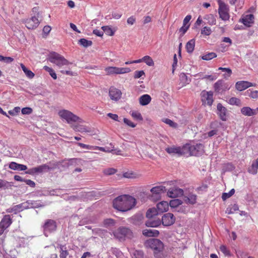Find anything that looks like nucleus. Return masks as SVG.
<instances>
[{
    "label": "nucleus",
    "instance_id": "obj_56",
    "mask_svg": "<svg viewBox=\"0 0 258 258\" xmlns=\"http://www.w3.org/2000/svg\"><path fill=\"white\" fill-rule=\"evenodd\" d=\"M116 172V170L114 168H108L104 170V173L106 175H112Z\"/></svg>",
    "mask_w": 258,
    "mask_h": 258
},
{
    "label": "nucleus",
    "instance_id": "obj_52",
    "mask_svg": "<svg viewBox=\"0 0 258 258\" xmlns=\"http://www.w3.org/2000/svg\"><path fill=\"white\" fill-rule=\"evenodd\" d=\"M20 107H15L13 109L9 110L8 113L11 115H16L20 111Z\"/></svg>",
    "mask_w": 258,
    "mask_h": 258
},
{
    "label": "nucleus",
    "instance_id": "obj_29",
    "mask_svg": "<svg viewBox=\"0 0 258 258\" xmlns=\"http://www.w3.org/2000/svg\"><path fill=\"white\" fill-rule=\"evenodd\" d=\"M72 127L75 131L77 132H79L81 133H90V130L89 128L82 125L74 124L73 125Z\"/></svg>",
    "mask_w": 258,
    "mask_h": 258
},
{
    "label": "nucleus",
    "instance_id": "obj_51",
    "mask_svg": "<svg viewBox=\"0 0 258 258\" xmlns=\"http://www.w3.org/2000/svg\"><path fill=\"white\" fill-rule=\"evenodd\" d=\"M238 207L237 205H234L232 207H229L226 209V213L228 214H233L235 211L238 210Z\"/></svg>",
    "mask_w": 258,
    "mask_h": 258
},
{
    "label": "nucleus",
    "instance_id": "obj_25",
    "mask_svg": "<svg viewBox=\"0 0 258 258\" xmlns=\"http://www.w3.org/2000/svg\"><path fill=\"white\" fill-rule=\"evenodd\" d=\"M203 100L209 105H211L213 103V93L208 92L204 94Z\"/></svg>",
    "mask_w": 258,
    "mask_h": 258
},
{
    "label": "nucleus",
    "instance_id": "obj_60",
    "mask_svg": "<svg viewBox=\"0 0 258 258\" xmlns=\"http://www.w3.org/2000/svg\"><path fill=\"white\" fill-rule=\"evenodd\" d=\"M220 249L225 255H228L230 254V251L227 249V247L225 245H221L220 247Z\"/></svg>",
    "mask_w": 258,
    "mask_h": 258
},
{
    "label": "nucleus",
    "instance_id": "obj_38",
    "mask_svg": "<svg viewBox=\"0 0 258 258\" xmlns=\"http://www.w3.org/2000/svg\"><path fill=\"white\" fill-rule=\"evenodd\" d=\"M217 56V54L214 52H209L203 55L202 56V59L206 60H209L212 59L213 58H215Z\"/></svg>",
    "mask_w": 258,
    "mask_h": 258
},
{
    "label": "nucleus",
    "instance_id": "obj_22",
    "mask_svg": "<svg viewBox=\"0 0 258 258\" xmlns=\"http://www.w3.org/2000/svg\"><path fill=\"white\" fill-rule=\"evenodd\" d=\"M169 204L167 202L162 201L157 205V210L159 213H163L168 210Z\"/></svg>",
    "mask_w": 258,
    "mask_h": 258
},
{
    "label": "nucleus",
    "instance_id": "obj_7",
    "mask_svg": "<svg viewBox=\"0 0 258 258\" xmlns=\"http://www.w3.org/2000/svg\"><path fill=\"white\" fill-rule=\"evenodd\" d=\"M114 235L119 240H122L125 237L131 238L132 233L130 229L127 228L120 227L114 232Z\"/></svg>",
    "mask_w": 258,
    "mask_h": 258
},
{
    "label": "nucleus",
    "instance_id": "obj_62",
    "mask_svg": "<svg viewBox=\"0 0 258 258\" xmlns=\"http://www.w3.org/2000/svg\"><path fill=\"white\" fill-rule=\"evenodd\" d=\"M123 122L124 123L132 127H135L136 126V124L126 118H123Z\"/></svg>",
    "mask_w": 258,
    "mask_h": 258
},
{
    "label": "nucleus",
    "instance_id": "obj_50",
    "mask_svg": "<svg viewBox=\"0 0 258 258\" xmlns=\"http://www.w3.org/2000/svg\"><path fill=\"white\" fill-rule=\"evenodd\" d=\"M77 144L80 147L89 150H96L95 146H90L81 143H77Z\"/></svg>",
    "mask_w": 258,
    "mask_h": 258
},
{
    "label": "nucleus",
    "instance_id": "obj_27",
    "mask_svg": "<svg viewBox=\"0 0 258 258\" xmlns=\"http://www.w3.org/2000/svg\"><path fill=\"white\" fill-rule=\"evenodd\" d=\"M197 200V196L195 194H189L184 197V201L187 204H194Z\"/></svg>",
    "mask_w": 258,
    "mask_h": 258
},
{
    "label": "nucleus",
    "instance_id": "obj_36",
    "mask_svg": "<svg viewBox=\"0 0 258 258\" xmlns=\"http://www.w3.org/2000/svg\"><path fill=\"white\" fill-rule=\"evenodd\" d=\"M204 19L208 20V23L211 25L216 24V19L212 14H209L204 17Z\"/></svg>",
    "mask_w": 258,
    "mask_h": 258
},
{
    "label": "nucleus",
    "instance_id": "obj_28",
    "mask_svg": "<svg viewBox=\"0 0 258 258\" xmlns=\"http://www.w3.org/2000/svg\"><path fill=\"white\" fill-rule=\"evenodd\" d=\"M143 234L148 237H155L159 235V232L155 229H145L143 231Z\"/></svg>",
    "mask_w": 258,
    "mask_h": 258
},
{
    "label": "nucleus",
    "instance_id": "obj_47",
    "mask_svg": "<svg viewBox=\"0 0 258 258\" xmlns=\"http://www.w3.org/2000/svg\"><path fill=\"white\" fill-rule=\"evenodd\" d=\"M235 192V190L234 188L231 189L230 191L228 193L224 192L222 196V199L223 201H225L227 199L231 197Z\"/></svg>",
    "mask_w": 258,
    "mask_h": 258
},
{
    "label": "nucleus",
    "instance_id": "obj_24",
    "mask_svg": "<svg viewBox=\"0 0 258 258\" xmlns=\"http://www.w3.org/2000/svg\"><path fill=\"white\" fill-rule=\"evenodd\" d=\"M161 220L159 219H154L153 218H149V220L146 222V225L147 227H156L161 224Z\"/></svg>",
    "mask_w": 258,
    "mask_h": 258
},
{
    "label": "nucleus",
    "instance_id": "obj_55",
    "mask_svg": "<svg viewBox=\"0 0 258 258\" xmlns=\"http://www.w3.org/2000/svg\"><path fill=\"white\" fill-rule=\"evenodd\" d=\"M201 33L202 34L209 35L211 33V28L208 27H204L202 30Z\"/></svg>",
    "mask_w": 258,
    "mask_h": 258
},
{
    "label": "nucleus",
    "instance_id": "obj_53",
    "mask_svg": "<svg viewBox=\"0 0 258 258\" xmlns=\"http://www.w3.org/2000/svg\"><path fill=\"white\" fill-rule=\"evenodd\" d=\"M189 25H188L187 26H185L183 25V26L179 30V32L181 33L180 36L182 37L183 36V35L185 33V32L189 28Z\"/></svg>",
    "mask_w": 258,
    "mask_h": 258
},
{
    "label": "nucleus",
    "instance_id": "obj_49",
    "mask_svg": "<svg viewBox=\"0 0 258 258\" xmlns=\"http://www.w3.org/2000/svg\"><path fill=\"white\" fill-rule=\"evenodd\" d=\"M219 70H221L222 71L224 72H226V74L224 75V76L225 78L229 77L231 76L232 74V71L229 68H222L220 67L218 69Z\"/></svg>",
    "mask_w": 258,
    "mask_h": 258
},
{
    "label": "nucleus",
    "instance_id": "obj_44",
    "mask_svg": "<svg viewBox=\"0 0 258 258\" xmlns=\"http://www.w3.org/2000/svg\"><path fill=\"white\" fill-rule=\"evenodd\" d=\"M102 29L103 30V32L109 36H112L114 34V32L109 26H103L102 27Z\"/></svg>",
    "mask_w": 258,
    "mask_h": 258
},
{
    "label": "nucleus",
    "instance_id": "obj_11",
    "mask_svg": "<svg viewBox=\"0 0 258 258\" xmlns=\"http://www.w3.org/2000/svg\"><path fill=\"white\" fill-rule=\"evenodd\" d=\"M40 23L37 17H32L31 18L27 19L25 21L26 27L28 29H34L37 27Z\"/></svg>",
    "mask_w": 258,
    "mask_h": 258
},
{
    "label": "nucleus",
    "instance_id": "obj_20",
    "mask_svg": "<svg viewBox=\"0 0 258 258\" xmlns=\"http://www.w3.org/2000/svg\"><path fill=\"white\" fill-rule=\"evenodd\" d=\"M190 147L191 144H186L182 147H180V156L183 155L186 157L191 156Z\"/></svg>",
    "mask_w": 258,
    "mask_h": 258
},
{
    "label": "nucleus",
    "instance_id": "obj_39",
    "mask_svg": "<svg viewBox=\"0 0 258 258\" xmlns=\"http://www.w3.org/2000/svg\"><path fill=\"white\" fill-rule=\"evenodd\" d=\"M143 61L145 62L147 65L150 67L154 65L152 58L148 55H146L143 57Z\"/></svg>",
    "mask_w": 258,
    "mask_h": 258
},
{
    "label": "nucleus",
    "instance_id": "obj_30",
    "mask_svg": "<svg viewBox=\"0 0 258 258\" xmlns=\"http://www.w3.org/2000/svg\"><path fill=\"white\" fill-rule=\"evenodd\" d=\"M195 46V40L192 39L188 41L186 44V49L188 53H191L194 50Z\"/></svg>",
    "mask_w": 258,
    "mask_h": 258
},
{
    "label": "nucleus",
    "instance_id": "obj_1",
    "mask_svg": "<svg viewBox=\"0 0 258 258\" xmlns=\"http://www.w3.org/2000/svg\"><path fill=\"white\" fill-rule=\"evenodd\" d=\"M135 205L136 199L133 197L126 195L118 196L113 201L114 208L121 212L130 210Z\"/></svg>",
    "mask_w": 258,
    "mask_h": 258
},
{
    "label": "nucleus",
    "instance_id": "obj_3",
    "mask_svg": "<svg viewBox=\"0 0 258 258\" xmlns=\"http://www.w3.org/2000/svg\"><path fill=\"white\" fill-rule=\"evenodd\" d=\"M58 115L62 119L66 120L69 124L76 122L82 123L83 122L82 119L68 110L63 109L60 110L58 112Z\"/></svg>",
    "mask_w": 258,
    "mask_h": 258
},
{
    "label": "nucleus",
    "instance_id": "obj_4",
    "mask_svg": "<svg viewBox=\"0 0 258 258\" xmlns=\"http://www.w3.org/2000/svg\"><path fill=\"white\" fill-rule=\"evenodd\" d=\"M145 245L153 249L155 253L162 251L163 248V243L158 239H150L146 241Z\"/></svg>",
    "mask_w": 258,
    "mask_h": 258
},
{
    "label": "nucleus",
    "instance_id": "obj_63",
    "mask_svg": "<svg viewBox=\"0 0 258 258\" xmlns=\"http://www.w3.org/2000/svg\"><path fill=\"white\" fill-rule=\"evenodd\" d=\"M104 224L107 226L113 225L115 223L114 220L112 219H108L104 220Z\"/></svg>",
    "mask_w": 258,
    "mask_h": 258
},
{
    "label": "nucleus",
    "instance_id": "obj_64",
    "mask_svg": "<svg viewBox=\"0 0 258 258\" xmlns=\"http://www.w3.org/2000/svg\"><path fill=\"white\" fill-rule=\"evenodd\" d=\"M68 254L69 252L67 250L61 249L60 253V258H67Z\"/></svg>",
    "mask_w": 258,
    "mask_h": 258
},
{
    "label": "nucleus",
    "instance_id": "obj_2",
    "mask_svg": "<svg viewBox=\"0 0 258 258\" xmlns=\"http://www.w3.org/2000/svg\"><path fill=\"white\" fill-rule=\"evenodd\" d=\"M48 59L50 62L55 64L59 69L63 66H68L71 64L63 56L55 52L50 53Z\"/></svg>",
    "mask_w": 258,
    "mask_h": 258
},
{
    "label": "nucleus",
    "instance_id": "obj_5",
    "mask_svg": "<svg viewBox=\"0 0 258 258\" xmlns=\"http://www.w3.org/2000/svg\"><path fill=\"white\" fill-rule=\"evenodd\" d=\"M218 3L219 5L218 13L220 18L223 21L228 20L230 18L228 6L221 0H219Z\"/></svg>",
    "mask_w": 258,
    "mask_h": 258
},
{
    "label": "nucleus",
    "instance_id": "obj_37",
    "mask_svg": "<svg viewBox=\"0 0 258 258\" xmlns=\"http://www.w3.org/2000/svg\"><path fill=\"white\" fill-rule=\"evenodd\" d=\"M245 95L248 96L253 99H256L258 97V91H253L249 89L245 92Z\"/></svg>",
    "mask_w": 258,
    "mask_h": 258
},
{
    "label": "nucleus",
    "instance_id": "obj_16",
    "mask_svg": "<svg viewBox=\"0 0 258 258\" xmlns=\"http://www.w3.org/2000/svg\"><path fill=\"white\" fill-rule=\"evenodd\" d=\"M183 191L182 189L177 187L170 188L167 192V196L172 198H175L182 196Z\"/></svg>",
    "mask_w": 258,
    "mask_h": 258
},
{
    "label": "nucleus",
    "instance_id": "obj_6",
    "mask_svg": "<svg viewBox=\"0 0 258 258\" xmlns=\"http://www.w3.org/2000/svg\"><path fill=\"white\" fill-rule=\"evenodd\" d=\"M107 75H119L130 73L131 70L129 68H118L116 67H108L105 69Z\"/></svg>",
    "mask_w": 258,
    "mask_h": 258
},
{
    "label": "nucleus",
    "instance_id": "obj_43",
    "mask_svg": "<svg viewBox=\"0 0 258 258\" xmlns=\"http://www.w3.org/2000/svg\"><path fill=\"white\" fill-rule=\"evenodd\" d=\"M158 213V211H157L155 209H150L146 213V216L148 218H153Z\"/></svg>",
    "mask_w": 258,
    "mask_h": 258
},
{
    "label": "nucleus",
    "instance_id": "obj_35",
    "mask_svg": "<svg viewBox=\"0 0 258 258\" xmlns=\"http://www.w3.org/2000/svg\"><path fill=\"white\" fill-rule=\"evenodd\" d=\"M215 90L217 92H221L223 90V82L222 80L218 81L214 85Z\"/></svg>",
    "mask_w": 258,
    "mask_h": 258
},
{
    "label": "nucleus",
    "instance_id": "obj_54",
    "mask_svg": "<svg viewBox=\"0 0 258 258\" xmlns=\"http://www.w3.org/2000/svg\"><path fill=\"white\" fill-rule=\"evenodd\" d=\"M28 204H29L28 202H25V203H23L19 204V205H17V206H19V207L18 208L19 212L22 211L24 209L29 208Z\"/></svg>",
    "mask_w": 258,
    "mask_h": 258
},
{
    "label": "nucleus",
    "instance_id": "obj_13",
    "mask_svg": "<svg viewBox=\"0 0 258 258\" xmlns=\"http://www.w3.org/2000/svg\"><path fill=\"white\" fill-rule=\"evenodd\" d=\"M191 156H200L204 153V145L202 144H191Z\"/></svg>",
    "mask_w": 258,
    "mask_h": 258
},
{
    "label": "nucleus",
    "instance_id": "obj_14",
    "mask_svg": "<svg viewBox=\"0 0 258 258\" xmlns=\"http://www.w3.org/2000/svg\"><path fill=\"white\" fill-rule=\"evenodd\" d=\"M152 192V197H155L156 198L160 197L161 194L166 191V188L163 185L157 186L152 188L150 190Z\"/></svg>",
    "mask_w": 258,
    "mask_h": 258
},
{
    "label": "nucleus",
    "instance_id": "obj_26",
    "mask_svg": "<svg viewBox=\"0 0 258 258\" xmlns=\"http://www.w3.org/2000/svg\"><path fill=\"white\" fill-rule=\"evenodd\" d=\"M151 101V97L149 95L145 94L139 98V102L143 106L148 105Z\"/></svg>",
    "mask_w": 258,
    "mask_h": 258
},
{
    "label": "nucleus",
    "instance_id": "obj_34",
    "mask_svg": "<svg viewBox=\"0 0 258 258\" xmlns=\"http://www.w3.org/2000/svg\"><path fill=\"white\" fill-rule=\"evenodd\" d=\"M162 121L172 128H176L178 127L177 123L170 119L164 118L162 119Z\"/></svg>",
    "mask_w": 258,
    "mask_h": 258
},
{
    "label": "nucleus",
    "instance_id": "obj_19",
    "mask_svg": "<svg viewBox=\"0 0 258 258\" xmlns=\"http://www.w3.org/2000/svg\"><path fill=\"white\" fill-rule=\"evenodd\" d=\"M252 86V83L249 82L241 81L236 83L235 87L237 90L241 91Z\"/></svg>",
    "mask_w": 258,
    "mask_h": 258
},
{
    "label": "nucleus",
    "instance_id": "obj_46",
    "mask_svg": "<svg viewBox=\"0 0 258 258\" xmlns=\"http://www.w3.org/2000/svg\"><path fill=\"white\" fill-rule=\"evenodd\" d=\"M179 78L183 84H188L191 81L185 73H181L179 75Z\"/></svg>",
    "mask_w": 258,
    "mask_h": 258
},
{
    "label": "nucleus",
    "instance_id": "obj_17",
    "mask_svg": "<svg viewBox=\"0 0 258 258\" xmlns=\"http://www.w3.org/2000/svg\"><path fill=\"white\" fill-rule=\"evenodd\" d=\"M245 26L250 27L254 22V16L252 14H248L243 16L240 20Z\"/></svg>",
    "mask_w": 258,
    "mask_h": 258
},
{
    "label": "nucleus",
    "instance_id": "obj_31",
    "mask_svg": "<svg viewBox=\"0 0 258 258\" xmlns=\"http://www.w3.org/2000/svg\"><path fill=\"white\" fill-rule=\"evenodd\" d=\"M241 112L242 114L246 116H252L253 115V109L249 107H243L241 109Z\"/></svg>",
    "mask_w": 258,
    "mask_h": 258
},
{
    "label": "nucleus",
    "instance_id": "obj_57",
    "mask_svg": "<svg viewBox=\"0 0 258 258\" xmlns=\"http://www.w3.org/2000/svg\"><path fill=\"white\" fill-rule=\"evenodd\" d=\"M123 176L124 177L127 178H133L136 177L135 174H134L133 172H124L123 174Z\"/></svg>",
    "mask_w": 258,
    "mask_h": 258
},
{
    "label": "nucleus",
    "instance_id": "obj_42",
    "mask_svg": "<svg viewBox=\"0 0 258 258\" xmlns=\"http://www.w3.org/2000/svg\"><path fill=\"white\" fill-rule=\"evenodd\" d=\"M79 43L80 45H81L85 47L91 46L92 44V42L91 41L88 40L85 38L80 39L79 40Z\"/></svg>",
    "mask_w": 258,
    "mask_h": 258
},
{
    "label": "nucleus",
    "instance_id": "obj_15",
    "mask_svg": "<svg viewBox=\"0 0 258 258\" xmlns=\"http://www.w3.org/2000/svg\"><path fill=\"white\" fill-rule=\"evenodd\" d=\"M121 92L118 89L111 87L109 91V95L111 99L117 101L121 97Z\"/></svg>",
    "mask_w": 258,
    "mask_h": 258
},
{
    "label": "nucleus",
    "instance_id": "obj_23",
    "mask_svg": "<svg viewBox=\"0 0 258 258\" xmlns=\"http://www.w3.org/2000/svg\"><path fill=\"white\" fill-rule=\"evenodd\" d=\"M165 151L169 154H176L180 156V147L175 146L168 147L165 149Z\"/></svg>",
    "mask_w": 258,
    "mask_h": 258
},
{
    "label": "nucleus",
    "instance_id": "obj_12",
    "mask_svg": "<svg viewBox=\"0 0 258 258\" xmlns=\"http://www.w3.org/2000/svg\"><path fill=\"white\" fill-rule=\"evenodd\" d=\"M49 169V167L46 164H43L37 167L32 168L25 172L26 174L34 175L43 172L45 170Z\"/></svg>",
    "mask_w": 258,
    "mask_h": 258
},
{
    "label": "nucleus",
    "instance_id": "obj_48",
    "mask_svg": "<svg viewBox=\"0 0 258 258\" xmlns=\"http://www.w3.org/2000/svg\"><path fill=\"white\" fill-rule=\"evenodd\" d=\"M228 103L231 105H236L238 106L240 105L241 104L240 99L235 97H232L230 98L228 101Z\"/></svg>",
    "mask_w": 258,
    "mask_h": 258
},
{
    "label": "nucleus",
    "instance_id": "obj_33",
    "mask_svg": "<svg viewBox=\"0 0 258 258\" xmlns=\"http://www.w3.org/2000/svg\"><path fill=\"white\" fill-rule=\"evenodd\" d=\"M109 147H98L95 146L96 147V149H98L99 150L104 152H107L110 153L112 152L114 150V146L112 143H110L109 145Z\"/></svg>",
    "mask_w": 258,
    "mask_h": 258
},
{
    "label": "nucleus",
    "instance_id": "obj_9",
    "mask_svg": "<svg viewBox=\"0 0 258 258\" xmlns=\"http://www.w3.org/2000/svg\"><path fill=\"white\" fill-rule=\"evenodd\" d=\"M175 221V217L170 213L164 214L162 217V223L164 226H169L173 225Z\"/></svg>",
    "mask_w": 258,
    "mask_h": 258
},
{
    "label": "nucleus",
    "instance_id": "obj_61",
    "mask_svg": "<svg viewBox=\"0 0 258 258\" xmlns=\"http://www.w3.org/2000/svg\"><path fill=\"white\" fill-rule=\"evenodd\" d=\"M9 186V182L0 179V188H7Z\"/></svg>",
    "mask_w": 258,
    "mask_h": 258
},
{
    "label": "nucleus",
    "instance_id": "obj_58",
    "mask_svg": "<svg viewBox=\"0 0 258 258\" xmlns=\"http://www.w3.org/2000/svg\"><path fill=\"white\" fill-rule=\"evenodd\" d=\"M21 111L23 114H30L32 112V109L30 107H25L22 108Z\"/></svg>",
    "mask_w": 258,
    "mask_h": 258
},
{
    "label": "nucleus",
    "instance_id": "obj_59",
    "mask_svg": "<svg viewBox=\"0 0 258 258\" xmlns=\"http://www.w3.org/2000/svg\"><path fill=\"white\" fill-rule=\"evenodd\" d=\"M143 75H145L144 71H137L135 72L134 78L136 79H138Z\"/></svg>",
    "mask_w": 258,
    "mask_h": 258
},
{
    "label": "nucleus",
    "instance_id": "obj_40",
    "mask_svg": "<svg viewBox=\"0 0 258 258\" xmlns=\"http://www.w3.org/2000/svg\"><path fill=\"white\" fill-rule=\"evenodd\" d=\"M182 201L179 199H173L170 201L169 205L171 208H176L181 205Z\"/></svg>",
    "mask_w": 258,
    "mask_h": 258
},
{
    "label": "nucleus",
    "instance_id": "obj_32",
    "mask_svg": "<svg viewBox=\"0 0 258 258\" xmlns=\"http://www.w3.org/2000/svg\"><path fill=\"white\" fill-rule=\"evenodd\" d=\"M258 165L254 161H253L251 166L248 168V172L253 175H255L257 172Z\"/></svg>",
    "mask_w": 258,
    "mask_h": 258
},
{
    "label": "nucleus",
    "instance_id": "obj_8",
    "mask_svg": "<svg viewBox=\"0 0 258 258\" xmlns=\"http://www.w3.org/2000/svg\"><path fill=\"white\" fill-rule=\"evenodd\" d=\"M43 227L44 234L46 236H47V233H50L55 231L56 229V224L54 220L48 219L45 222Z\"/></svg>",
    "mask_w": 258,
    "mask_h": 258
},
{
    "label": "nucleus",
    "instance_id": "obj_10",
    "mask_svg": "<svg viewBox=\"0 0 258 258\" xmlns=\"http://www.w3.org/2000/svg\"><path fill=\"white\" fill-rule=\"evenodd\" d=\"M12 223V219L9 215H6L3 217L0 222V235L10 226Z\"/></svg>",
    "mask_w": 258,
    "mask_h": 258
},
{
    "label": "nucleus",
    "instance_id": "obj_41",
    "mask_svg": "<svg viewBox=\"0 0 258 258\" xmlns=\"http://www.w3.org/2000/svg\"><path fill=\"white\" fill-rule=\"evenodd\" d=\"M135 258H144V252L140 250H134L132 252Z\"/></svg>",
    "mask_w": 258,
    "mask_h": 258
},
{
    "label": "nucleus",
    "instance_id": "obj_45",
    "mask_svg": "<svg viewBox=\"0 0 258 258\" xmlns=\"http://www.w3.org/2000/svg\"><path fill=\"white\" fill-rule=\"evenodd\" d=\"M130 113H131V115H132V116L134 119L138 120H143V117L142 116L140 112H139L138 111H131Z\"/></svg>",
    "mask_w": 258,
    "mask_h": 258
},
{
    "label": "nucleus",
    "instance_id": "obj_21",
    "mask_svg": "<svg viewBox=\"0 0 258 258\" xmlns=\"http://www.w3.org/2000/svg\"><path fill=\"white\" fill-rule=\"evenodd\" d=\"M9 168L14 170L25 171L27 169L26 165L12 162L9 164Z\"/></svg>",
    "mask_w": 258,
    "mask_h": 258
},
{
    "label": "nucleus",
    "instance_id": "obj_18",
    "mask_svg": "<svg viewBox=\"0 0 258 258\" xmlns=\"http://www.w3.org/2000/svg\"><path fill=\"white\" fill-rule=\"evenodd\" d=\"M217 108L218 114L219 115L220 118L223 121L226 120L227 113L226 108L223 106L220 103L218 104Z\"/></svg>",
    "mask_w": 258,
    "mask_h": 258
}]
</instances>
